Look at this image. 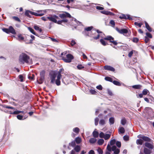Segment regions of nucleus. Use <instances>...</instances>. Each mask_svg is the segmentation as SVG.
Instances as JSON below:
<instances>
[{"mask_svg":"<svg viewBox=\"0 0 154 154\" xmlns=\"http://www.w3.org/2000/svg\"><path fill=\"white\" fill-rule=\"evenodd\" d=\"M145 27L146 29L150 32H151L152 31V29L151 28L149 25L145 21Z\"/></svg>","mask_w":154,"mask_h":154,"instance_id":"obj_20","label":"nucleus"},{"mask_svg":"<svg viewBox=\"0 0 154 154\" xmlns=\"http://www.w3.org/2000/svg\"><path fill=\"white\" fill-rule=\"evenodd\" d=\"M126 122V120L125 118H124L121 120V124L123 125H124L125 124Z\"/></svg>","mask_w":154,"mask_h":154,"instance_id":"obj_39","label":"nucleus"},{"mask_svg":"<svg viewBox=\"0 0 154 154\" xmlns=\"http://www.w3.org/2000/svg\"><path fill=\"white\" fill-rule=\"evenodd\" d=\"M69 145L70 146L74 147L76 146L75 142L74 140L72 141L71 143H69Z\"/></svg>","mask_w":154,"mask_h":154,"instance_id":"obj_38","label":"nucleus"},{"mask_svg":"<svg viewBox=\"0 0 154 154\" xmlns=\"http://www.w3.org/2000/svg\"><path fill=\"white\" fill-rule=\"evenodd\" d=\"M4 107V108L8 109H11L13 110V111H14V112H12L11 111H9L10 113L12 114H14V115H17L18 114L20 113H21V112H20V111L18 110H15V109L12 107V106H7L6 105H5Z\"/></svg>","mask_w":154,"mask_h":154,"instance_id":"obj_5","label":"nucleus"},{"mask_svg":"<svg viewBox=\"0 0 154 154\" xmlns=\"http://www.w3.org/2000/svg\"><path fill=\"white\" fill-rule=\"evenodd\" d=\"M112 82L115 85L118 86H120L121 85V83L118 81L114 80Z\"/></svg>","mask_w":154,"mask_h":154,"instance_id":"obj_32","label":"nucleus"},{"mask_svg":"<svg viewBox=\"0 0 154 154\" xmlns=\"http://www.w3.org/2000/svg\"><path fill=\"white\" fill-rule=\"evenodd\" d=\"M144 38V40L146 43H148V42L149 41V39L148 38H147V36H145Z\"/></svg>","mask_w":154,"mask_h":154,"instance_id":"obj_60","label":"nucleus"},{"mask_svg":"<svg viewBox=\"0 0 154 154\" xmlns=\"http://www.w3.org/2000/svg\"><path fill=\"white\" fill-rule=\"evenodd\" d=\"M93 27L92 26H88L85 28V31H90L93 28Z\"/></svg>","mask_w":154,"mask_h":154,"instance_id":"obj_40","label":"nucleus"},{"mask_svg":"<svg viewBox=\"0 0 154 154\" xmlns=\"http://www.w3.org/2000/svg\"><path fill=\"white\" fill-rule=\"evenodd\" d=\"M119 133L123 134L125 132V130L123 127H122L119 128Z\"/></svg>","mask_w":154,"mask_h":154,"instance_id":"obj_28","label":"nucleus"},{"mask_svg":"<svg viewBox=\"0 0 154 154\" xmlns=\"http://www.w3.org/2000/svg\"><path fill=\"white\" fill-rule=\"evenodd\" d=\"M90 92L91 94L95 95L97 93V92L93 89H91L90 90Z\"/></svg>","mask_w":154,"mask_h":154,"instance_id":"obj_42","label":"nucleus"},{"mask_svg":"<svg viewBox=\"0 0 154 154\" xmlns=\"http://www.w3.org/2000/svg\"><path fill=\"white\" fill-rule=\"evenodd\" d=\"M119 18L121 19H128L130 20H131L132 19V18L130 17V16L128 14H122L119 17Z\"/></svg>","mask_w":154,"mask_h":154,"instance_id":"obj_9","label":"nucleus"},{"mask_svg":"<svg viewBox=\"0 0 154 154\" xmlns=\"http://www.w3.org/2000/svg\"><path fill=\"white\" fill-rule=\"evenodd\" d=\"M105 79L108 81H109L112 82L113 80L112 79L111 77H106L105 78Z\"/></svg>","mask_w":154,"mask_h":154,"instance_id":"obj_36","label":"nucleus"},{"mask_svg":"<svg viewBox=\"0 0 154 154\" xmlns=\"http://www.w3.org/2000/svg\"><path fill=\"white\" fill-rule=\"evenodd\" d=\"M143 141L142 139H137L136 140V143L137 144L142 145L143 143Z\"/></svg>","mask_w":154,"mask_h":154,"instance_id":"obj_29","label":"nucleus"},{"mask_svg":"<svg viewBox=\"0 0 154 154\" xmlns=\"http://www.w3.org/2000/svg\"><path fill=\"white\" fill-rule=\"evenodd\" d=\"M74 58V57L71 54H68L66 55V57H63L62 59L66 63H69L71 62L72 60Z\"/></svg>","mask_w":154,"mask_h":154,"instance_id":"obj_4","label":"nucleus"},{"mask_svg":"<svg viewBox=\"0 0 154 154\" xmlns=\"http://www.w3.org/2000/svg\"><path fill=\"white\" fill-rule=\"evenodd\" d=\"M92 134L94 138H97L99 136L98 132L97 131H95L93 132Z\"/></svg>","mask_w":154,"mask_h":154,"instance_id":"obj_24","label":"nucleus"},{"mask_svg":"<svg viewBox=\"0 0 154 154\" xmlns=\"http://www.w3.org/2000/svg\"><path fill=\"white\" fill-rule=\"evenodd\" d=\"M12 18L14 19L15 20L17 21L18 22H20L21 20L20 19L17 17L13 16L12 17Z\"/></svg>","mask_w":154,"mask_h":154,"instance_id":"obj_35","label":"nucleus"},{"mask_svg":"<svg viewBox=\"0 0 154 154\" xmlns=\"http://www.w3.org/2000/svg\"><path fill=\"white\" fill-rule=\"evenodd\" d=\"M45 70H43L41 71L40 72V77H42V79L45 77Z\"/></svg>","mask_w":154,"mask_h":154,"instance_id":"obj_33","label":"nucleus"},{"mask_svg":"<svg viewBox=\"0 0 154 154\" xmlns=\"http://www.w3.org/2000/svg\"><path fill=\"white\" fill-rule=\"evenodd\" d=\"M107 149L109 151H111V148L109 144L107 146Z\"/></svg>","mask_w":154,"mask_h":154,"instance_id":"obj_64","label":"nucleus"},{"mask_svg":"<svg viewBox=\"0 0 154 154\" xmlns=\"http://www.w3.org/2000/svg\"><path fill=\"white\" fill-rule=\"evenodd\" d=\"M59 16L61 18H64L66 17L71 18V17L70 14L67 12H66L65 14H59Z\"/></svg>","mask_w":154,"mask_h":154,"instance_id":"obj_10","label":"nucleus"},{"mask_svg":"<svg viewBox=\"0 0 154 154\" xmlns=\"http://www.w3.org/2000/svg\"><path fill=\"white\" fill-rule=\"evenodd\" d=\"M96 8L99 10H103L104 9V8L103 7L99 6H97L96 7Z\"/></svg>","mask_w":154,"mask_h":154,"instance_id":"obj_59","label":"nucleus"},{"mask_svg":"<svg viewBox=\"0 0 154 154\" xmlns=\"http://www.w3.org/2000/svg\"><path fill=\"white\" fill-rule=\"evenodd\" d=\"M133 54V51H130L128 54V56L131 57L132 56Z\"/></svg>","mask_w":154,"mask_h":154,"instance_id":"obj_61","label":"nucleus"},{"mask_svg":"<svg viewBox=\"0 0 154 154\" xmlns=\"http://www.w3.org/2000/svg\"><path fill=\"white\" fill-rule=\"evenodd\" d=\"M96 31L99 34L97 35V36H94L93 37V38L95 40H97L100 38V35L99 34L102 33V32L100 31L99 29H97Z\"/></svg>","mask_w":154,"mask_h":154,"instance_id":"obj_17","label":"nucleus"},{"mask_svg":"<svg viewBox=\"0 0 154 154\" xmlns=\"http://www.w3.org/2000/svg\"><path fill=\"white\" fill-rule=\"evenodd\" d=\"M99 119L97 117L95 119V125L96 126L98 125Z\"/></svg>","mask_w":154,"mask_h":154,"instance_id":"obj_49","label":"nucleus"},{"mask_svg":"<svg viewBox=\"0 0 154 154\" xmlns=\"http://www.w3.org/2000/svg\"><path fill=\"white\" fill-rule=\"evenodd\" d=\"M104 39H101L100 40V42L101 44L103 46H106L107 45H108V43L104 41Z\"/></svg>","mask_w":154,"mask_h":154,"instance_id":"obj_23","label":"nucleus"},{"mask_svg":"<svg viewBox=\"0 0 154 154\" xmlns=\"http://www.w3.org/2000/svg\"><path fill=\"white\" fill-rule=\"evenodd\" d=\"M139 39L137 38H134L132 41L135 43H137Z\"/></svg>","mask_w":154,"mask_h":154,"instance_id":"obj_54","label":"nucleus"},{"mask_svg":"<svg viewBox=\"0 0 154 154\" xmlns=\"http://www.w3.org/2000/svg\"><path fill=\"white\" fill-rule=\"evenodd\" d=\"M104 140L103 139H100L97 141V143L99 145H102L103 143Z\"/></svg>","mask_w":154,"mask_h":154,"instance_id":"obj_27","label":"nucleus"},{"mask_svg":"<svg viewBox=\"0 0 154 154\" xmlns=\"http://www.w3.org/2000/svg\"><path fill=\"white\" fill-rule=\"evenodd\" d=\"M105 134L103 132H101L99 134V137L100 138H103L104 137Z\"/></svg>","mask_w":154,"mask_h":154,"instance_id":"obj_53","label":"nucleus"},{"mask_svg":"<svg viewBox=\"0 0 154 154\" xmlns=\"http://www.w3.org/2000/svg\"><path fill=\"white\" fill-rule=\"evenodd\" d=\"M97 141V139L94 138H91L89 140V142L92 144L94 143Z\"/></svg>","mask_w":154,"mask_h":154,"instance_id":"obj_26","label":"nucleus"},{"mask_svg":"<svg viewBox=\"0 0 154 154\" xmlns=\"http://www.w3.org/2000/svg\"><path fill=\"white\" fill-rule=\"evenodd\" d=\"M142 87V86L140 85H135L132 86V88H133L137 89H140Z\"/></svg>","mask_w":154,"mask_h":154,"instance_id":"obj_22","label":"nucleus"},{"mask_svg":"<svg viewBox=\"0 0 154 154\" xmlns=\"http://www.w3.org/2000/svg\"><path fill=\"white\" fill-rule=\"evenodd\" d=\"M137 137L142 139L143 140L146 142H150L151 141V139L149 138L142 134L138 135Z\"/></svg>","mask_w":154,"mask_h":154,"instance_id":"obj_7","label":"nucleus"},{"mask_svg":"<svg viewBox=\"0 0 154 154\" xmlns=\"http://www.w3.org/2000/svg\"><path fill=\"white\" fill-rule=\"evenodd\" d=\"M3 31L5 32L6 33H9V28H3L2 29Z\"/></svg>","mask_w":154,"mask_h":154,"instance_id":"obj_52","label":"nucleus"},{"mask_svg":"<svg viewBox=\"0 0 154 154\" xmlns=\"http://www.w3.org/2000/svg\"><path fill=\"white\" fill-rule=\"evenodd\" d=\"M142 93L143 95H146L148 93V95L149 94V91L146 89H144L142 91Z\"/></svg>","mask_w":154,"mask_h":154,"instance_id":"obj_25","label":"nucleus"},{"mask_svg":"<svg viewBox=\"0 0 154 154\" xmlns=\"http://www.w3.org/2000/svg\"><path fill=\"white\" fill-rule=\"evenodd\" d=\"M116 144L117 146L119 148L121 146V143L119 141H117L116 143Z\"/></svg>","mask_w":154,"mask_h":154,"instance_id":"obj_50","label":"nucleus"},{"mask_svg":"<svg viewBox=\"0 0 154 154\" xmlns=\"http://www.w3.org/2000/svg\"><path fill=\"white\" fill-rule=\"evenodd\" d=\"M134 24L135 25L138 26L139 27H141L143 24L141 22L138 23L137 22H135L134 23Z\"/></svg>","mask_w":154,"mask_h":154,"instance_id":"obj_41","label":"nucleus"},{"mask_svg":"<svg viewBox=\"0 0 154 154\" xmlns=\"http://www.w3.org/2000/svg\"><path fill=\"white\" fill-rule=\"evenodd\" d=\"M56 77V74L55 73H54L53 74H50V83L51 84H54L55 82V78Z\"/></svg>","mask_w":154,"mask_h":154,"instance_id":"obj_11","label":"nucleus"},{"mask_svg":"<svg viewBox=\"0 0 154 154\" xmlns=\"http://www.w3.org/2000/svg\"><path fill=\"white\" fill-rule=\"evenodd\" d=\"M116 30L119 33L122 34L126 36L129 37L130 35L131 32L130 31H128V30L126 29L123 28L120 29L116 27Z\"/></svg>","mask_w":154,"mask_h":154,"instance_id":"obj_3","label":"nucleus"},{"mask_svg":"<svg viewBox=\"0 0 154 154\" xmlns=\"http://www.w3.org/2000/svg\"><path fill=\"white\" fill-rule=\"evenodd\" d=\"M101 13L103 14L107 15H114V14L112 12L105 11H101Z\"/></svg>","mask_w":154,"mask_h":154,"instance_id":"obj_16","label":"nucleus"},{"mask_svg":"<svg viewBox=\"0 0 154 154\" xmlns=\"http://www.w3.org/2000/svg\"><path fill=\"white\" fill-rule=\"evenodd\" d=\"M30 57L25 53H22L19 56V61L21 64H24L25 63H28Z\"/></svg>","mask_w":154,"mask_h":154,"instance_id":"obj_2","label":"nucleus"},{"mask_svg":"<svg viewBox=\"0 0 154 154\" xmlns=\"http://www.w3.org/2000/svg\"><path fill=\"white\" fill-rule=\"evenodd\" d=\"M28 30L33 34L37 35L36 34L34 30L33 29H32L31 27H28Z\"/></svg>","mask_w":154,"mask_h":154,"instance_id":"obj_30","label":"nucleus"},{"mask_svg":"<svg viewBox=\"0 0 154 154\" xmlns=\"http://www.w3.org/2000/svg\"><path fill=\"white\" fill-rule=\"evenodd\" d=\"M19 78L20 79V81L21 82H23V77L22 75H20L19 76Z\"/></svg>","mask_w":154,"mask_h":154,"instance_id":"obj_58","label":"nucleus"},{"mask_svg":"<svg viewBox=\"0 0 154 154\" xmlns=\"http://www.w3.org/2000/svg\"><path fill=\"white\" fill-rule=\"evenodd\" d=\"M111 134H106L105 135V136L103 138L105 140H107L109 139L110 137Z\"/></svg>","mask_w":154,"mask_h":154,"instance_id":"obj_31","label":"nucleus"},{"mask_svg":"<svg viewBox=\"0 0 154 154\" xmlns=\"http://www.w3.org/2000/svg\"><path fill=\"white\" fill-rule=\"evenodd\" d=\"M115 122L114 118L113 117H111L109 119V122L110 124H113Z\"/></svg>","mask_w":154,"mask_h":154,"instance_id":"obj_34","label":"nucleus"},{"mask_svg":"<svg viewBox=\"0 0 154 154\" xmlns=\"http://www.w3.org/2000/svg\"><path fill=\"white\" fill-rule=\"evenodd\" d=\"M47 18L49 20L56 23H57V20L56 19H59L58 17L56 15H54L53 16L48 17Z\"/></svg>","mask_w":154,"mask_h":154,"instance_id":"obj_8","label":"nucleus"},{"mask_svg":"<svg viewBox=\"0 0 154 154\" xmlns=\"http://www.w3.org/2000/svg\"><path fill=\"white\" fill-rule=\"evenodd\" d=\"M145 146L149 149H152L154 146L151 143L148 142H146L145 143Z\"/></svg>","mask_w":154,"mask_h":154,"instance_id":"obj_15","label":"nucleus"},{"mask_svg":"<svg viewBox=\"0 0 154 154\" xmlns=\"http://www.w3.org/2000/svg\"><path fill=\"white\" fill-rule=\"evenodd\" d=\"M36 11L38 13L32 12L29 10H26L25 13V15L29 18L32 17V16L31 15H34L36 16L41 17L44 14V13L45 12L44 11L41 10H38Z\"/></svg>","mask_w":154,"mask_h":154,"instance_id":"obj_1","label":"nucleus"},{"mask_svg":"<svg viewBox=\"0 0 154 154\" xmlns=\"http://www.w3.org/2000/svg\"><path fill=\"white\" fill-rule=\"evenodd\" d=\"M77 68L79 69H81L84 68V66H83L81 64L78 65L77 66Z\"/></svg>","mask_w":154,"mask_h":154,"instance_id":"obj_48","label":"nucleus"},{"mask_svg":"<svg viewBox=\"0 0 154 154\" xmlns=\"http://www.w3.org/2000/svg\"><path fill=\"white\" fill-rule=\"evenodd\" d=\"M96 88L99 90H102L103 87L101 85H100L97 86Z\"/></svg>","mask_w":154,"mask_h":154,"instance_id":"obj_56","label":"nucleus"},{"mask_svg":"<svg viewBox=\"0 0 154 154\" xmlns=\"http://www.w3.org/2000/svg\"><path fill=\"white\" fill-rule=\"evenodd\" d=\"M17 119L20 120H22L23 118V116L20 115H17Z\"/></svg>","mask_w":154,"mask_h":154,"instance_id":"obj_51","label":"nucleus"},{"mask_svg":"<svg viewBox=\"0 0 154 154\" xmlns=\"http://www.w3.org/2000/svg\"><path fill=\"white\" fill-rule=\"evenodd\" d=\"M74 141L77 144H79L81 142L82 139L80 137H78L75 138Z\"/></svg>","mask_w":154,"mask_h":154,"instance_id":"obj_21","label":"nucleus"},{"mask_svg":"<svg viewBox=\"0 0 154 154\" xmlns=\"http://www.w3.org/2000/svg\"><path fill=\"white\" fill-rule=\"evenodd\" d=\"M97 151L99 154H103V151L99 147L97 149Z\"/></svg>","mask_w":154,"mask_h":154,"instance_id":"obj_44","label":"nucleus"},{"mask_svg":"<svg viewBox=\"0 0 154 154\" xmlns=\"http://www.w3.org/2000/svg\"><path fill=\"white\" fill-rule=\"evenodd\" d=\"M104 68L105 70L112 72H114L115 71V69L113 67L109 66H105L104 67Z\"/></svg>","mask_w":154,"mask_h":154,"instance_id":"obj_13","label":"nucleus"},{"mask_svg":"<svg viewBox=\"0 0 154 154\" xmlns=\"http://www.w3.org/2000/svg\"><path fill=\"white\" fill-rule=\"evenodd\" d=\"M64 71V69H63V68H61L60 69L59 71L58 72V75H59L60 74V75H61V72H62V71Z\"/></svg>","mask_w":154,"mask_h":154,"instance_id":"obj_63","label":"nucleus"},{"mask_svg":"<svg viewBox=\"0 0 154 154\" xmlns=\"http://www.w3.org/2000/svg\"><path fill=\"white\" fill-rule=\"evenodd\" d=\"M62 75L60 74L57 76V79L55 81V83L57 86H59L60 85V79L61 78Z\"/></svg>","mask_w":154,"mask_h":154,"instance_id":"obj_12","label":"nucleus"},{"mask_svg":"<svg viewBox=\"0 0 154 154\" xmlns=\"http://www.w3.org/2000/svg\"><path fill=\"white\" fill-rule=\"evenodd\" d=\"M104 39L108 40L110 42L112 43L115 45H117L118 43L116 41H114V38L110 35L107 36L106 37L104 38Z\"/></svg>","mask_w":154,"mask_h":154,"instance_id":"obj_6","label":"nucleus"},{"mask_svg":"<svg viewBox=\"0 0 154 154\" xmlns=\"http://www.w3.org/2000/svg\"><path fill=\"white\" fill-rule=\"evenodd\" d=\"M73 131L77 134H78L79 132V129L78 127H76L73 128Z\"/></svg>","mask_w":154,"mask_h":154,"instance_id":"obj_37","label":"nucleus"},{"mask_svg":"<svg viewBox=\"0 0 154 154\" xmlns=\"http://www.w3.org/2000/svg\"><path fill=\"white\" fill-rule=\"evenodd\" d=\"M8 28L9 33H11L13 34H16L15 30L12 26H10Z\"/></svg>","mask_w":154,"mask_h":154,"instance_id":"obj_14","label":"nucleus"},{"mask_svg":"<svg viewBox=\"0 0 154 154\" xmlns=\"http://www.w3.org/2000/svg\"><path fill=\"white\" fill-rule=\"evenodd\" d=\"M123 139L125 141H128L129 140V137L125 135L123 137Z\"/></svg>","mask_w":154,"mask_h":154,"instance_id":"obj_57","label":"nucleus"},{"mask_svg":"<svg viewBox=\"0 0 154 154\" xmlns=\"http://www.w3.org/2000/svg\"><path fill=\"white\" fill-rule=\"evenodd\" d=\"M114 151L115 154H118L120 152V150L118 149H116Z\"/></svg>","mask_w":154,"mask_h":154,"instance_id":"obj_55","label":"nucleus"},{"mask_svg":"<svg viewBox=\"0 0 154 154\" xmlns=\"http://www.w3.org/2000/svg\"><path fill=\"white\" fill-rule=\"evenodd\" d=\"M76 44V42H75L74 40H72L71 43V45L72 46H73L74 45Z\"/></svg>","mask_w":154,"mask_h":154,"instance_id":"obj_62","label":"nucleus"},{"mask_svg":"<svg viewBox=\"0 0 154 154\" xmlns=\"http://www.w3.org/2000/svg\"><path fill=\"white\" fill-rule=\"evenodd\" d=\"M81 147L80 146L77 145L74 147V149L77 152H79L81 150Z\"/></svg>","mask_w":154,"mask_h":154,"instance_id":"obj_18","label":"nucleus"},{"mask_svg":"<svg viewBox=\"0 0 154 154\" xmlns=\"http://www.w3.org/2000/svg\"><path fill=\"white\" fill-rule=\"evenodd\" d=\"M24 38L22 35H20L18 36V40H24Z\"/></svg>","mask_w":154,"mask_h":154,"instance_id":"obj_47","label":"nucleus"},{"mask_svg":"<svg viewBox=\"0 0 154 154\" xmlns=\"http://www.w3.org/2000/svg\"><path fill=\"white\" fill-rule=\"evenodd\" d=\"M146 36H147V38H152V35L149 32H146Z\"/></svg>","mask_w":154,"mask_h":154,"instance_id":"obj_43","label":"nucleus"},{"mask_svg":"<svg viewBox=\"0 0 154 154\" xmlns=\"http://www.w3.org/2000/svg\"><path fill=\"white\" fill-rule=\"evenodd\" d=\"M116 140L115 139H113L110 141V144L111 145H113L114 144L116 143Z\"/></svg>","mask_w":154,"mask_h":154,"instance_id":"obj_45","label":"nucleus"},{"mask_svg":"<svg viewBox=\"0 0 154 154\" xmlns=\"http://www.w3.org/2000/svg\"><path fill=\"white\" fill-rule=\"evenodd\" d=\"M143 152L144 154H151V151L150 150L147 148L144 147L143 149Z\"/></svg>","mask_w":154,"mask_h":154,"instance_id":"obj_19","label":"nucleus"},{"mask_svg":"<svg viewBox=\"0 0 154 154\" xmlns=\"http://www.w3.org/2000/svg\"><path fill=\"white\" fill-rule=\"evenodd\" d=\"M100 124L101 125H103L105 124V121L103 119H101L99 122Z\"/></svg>","mask_w":154,"mask_h":154,"instance_id":"obj_46","label":"nucleus"}]
</instances>
